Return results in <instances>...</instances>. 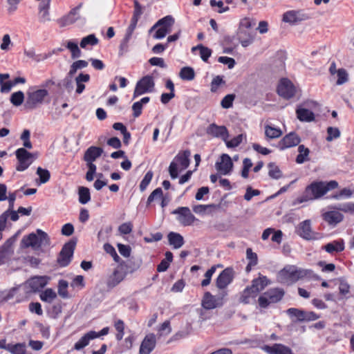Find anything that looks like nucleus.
I'll list each match as a JSON object with an SVG mask.
<instances>
[{
	"instance_id": "1",
	"label": "nucleus",
	"mask_w": 354,
	"mask_h": 354,
	"mask_svg": "<svg viewBox=\"0 0 354 354\" xmlns=\"http://www.w3.org/2000/svg\"><path fill=\"white\" fill-rule=\"evenodd\" d=\"M269 284V279L265 276L260 275L252 281L250 286L244 289L240 297V301L243 304L254 302L259 293Z\"/></svg>"
},
{
	"instance_id": "2",
	"label": "nucleus",
	"mask_w": 354,
	"mask_h": 354,
	"mask_svg": "<svg viewBox=\"0 0 354 354\" xmlns=\"http://www.w3.org/2000/svg\"><path fill=\"white\" fill-rule=\"evenodd\" d=\"M337 187L338 183L335 180L313 182L306 188L305 198L301 200V202L319 198L328 191L334 189Z\"/></svg>"
},
{
	"instance_id": "3",
	"label": "nucleus",
	"mask_w": 354,
	"mask_h": 354,
	"mask_svg": "<svg viewBox=\"0 0 354 354\" xmlns=\"http://www.w3.org/2000/svg\"><path fill=\"white\" fill-rule=\"evenodd\" d=\"M311 270L297 269L294 266H287L277 274V281L283 284L290 285L300 279L310 276Z\"/></svg>"
},
{
	"instance_id": "4",
	"label": "nucleus",
	"mask_w": 354,
	"mask_h": 354,
	"mask_svg": "<svg viewBox=\"0 0 354 354\" xmlns=\"http://www.w3.org/2000/svg\"><path fill=\"white\" fill-rule=\"evenodd\" d=\"M48 91L37 86L29 89L26 93V99L24 106L27 109H35L40 106L48 96Z\"/></svg>"
},
{
	"instance_id": "5",
	"label": "nucleus",
	"mask_w": 354,
	"mask_h": 354,
	"mask_svg": "<svg viewBox=\"0 0 354 354\" xmlns=\"http://www.w3.org/2000/svg\"><path fill=\"white\" fill-rule=\"evenodd\" d=\"M103 153V149L97 147H90L84 153V160L86 162L88 171L86 174V179L92 181L94 179V174L96 172V165L93 162Z\"/></svg>"
},
{
	"instance_id": "6",
	"label": "nucleus",
	"mask_w": 354,
	"mask_h": 354,
	"mask_svg": "<svg viewBox=\"0 0 354 354\" xmlns=\"http://www.w3.org/2000/svg\"><path fill=\"white\" fill-rule=\"evenodd\" d=\"M48 243L49 239L47 234L41 230H37L35 234L31 233L24 236L21 240V245L24 248L31 247L35 250L48 245Z\"/></svg>"
},
{
	"instance_id": "7",
	"label": "nucleus",
	"mask_w": 354,
	"mask_h": 354,
	"mask_svg": "<svg viewBox=\"0 0 354 354\" xmlns=\"http://www.w3.org/2000/svg\"><path fill=\"white\" fill-rule=\"evenodd\" d=\"M189 151L180 152L170 163L169 172L171 178L176 179L178 176V171L185 169L189 165Z\"/></svg>"
},
{
	"instance_id": "8",
	"label": "nucleus",
	"mask_w": 354,
	"mask_h": 354,
	"mask_svg": "<svg viewBox=\"0 0 354 354\" xmlns=\"http://www.w3.org/2000/svg\"><path fill=\"white\" fill-rule=\"evenodd\" d=\"M174 24V18L170 16H166L158 21V22L150 29V32L156 29L153 37L157 39L164 38L167 34L171 31V27Z\"/></svg>"
},
{
	"instance_id": "9",
	"label": "nucleus",
	"mask_w": 354,
	"mask_h": 354,
	"mask_svg": "<svg viewBox=\"0 0 354 354\" xmlns=\"http://www.w3.org/2000/svg\"><path fill=\"white\" fill-rule=\"evenodd\" d=\"M277 91L283 99L290 100L295 96L298 89L289 79L282 78L278 83Z\"/></svg>"
},
{
	"instance_id": "10",
	"label": "nucleus",
	"mask_w": 354,
	"mask_h": 354,
	"mask_svg": "<svg viewBox=\"0 0 354 354\" xmlns=\"http://www.w3.org/2000/svg\"><path fill=\"white\" fill-rule=\"evenodd\" d=\"M154 79L151 75H146L141 78L136 84L133 98L143 95L145 93H151L154 90Z\"/></svg>"
},
{
	"instance_id": "11",
	"label": "nucleus",
	"mask_w": 354,
	"mask_h": 354,
	"mask_svg": "<svg viewBox=\"0 0 354 354\" xmlns=\"http://www.w3.org/2000/svg\"><path fill=\"white\" fill-rule=\"evenodd\" d=\"M308 19V15L302 10H290L282 15V21L290 26H295Z\"/></svg>"
},
{
	"instance_id": "12",
	"label": "nucleus",
	"mask_w": 354,
	"mask_h": 354,
	"mask_svg": "<svg viewBox=\"0 0 354 354\" xmlns=\"http://www.w3.org/2000/svg\"><path fill=\"white\" fill-rule=\"evenodd\" d=\"M227 293L223 290L217 295H212L210 292H206L202 299V306L207 309H214L222 306L223 298L226 296Z\"/></svg>"
},
{
	"instance_id": "13",
	"label": "nucleus",
	"mask_w": 354,
	"mask_h": 354,
	"mask_svg": "<svg viewBox=\"0 0 354 354\" xmlns=\"http://www.w3.org/2000/svg\"><path fill=\"white\" fill-rule=\"evenodd\" d=\"M172 214L178 215L177 220L184 226L192 225L196 220L189 207H180L172 212Z\"/></svg>"
},
{
	"instance_id": "14",
	"label": "nucleus",
	"mask_w": 354,
	"mask_h": 354,
	"mask_svg": "<svg viewBox=\"0 0 354 354\" xmlns=\"http://www.w3.org/2000/svg\"><path fill=\"white\" fill-rule=\"evenodd\" d=\"M16 156L19 161L17 167V171L26 170L32 162V154L27 151L24 148L18 149L16 151Z\"/></svg>"
},
{
	"instance_id": "15",
	"label": "nucleus",
	"mask_w": 354,
	"mask_h": 354,
	"mask_svg": "<svg viewBox=\"0 0 354 354\" xmlns=\"http://www.w3.org/2000/svg\"><path fill=\"white\" fill-rule=\"evenodd\" d=\"M233 166L232 158L226 153L222 154L215 165L216 170L221 175L229 174L232 171Z\"/></svg>"
},
{
	"instance_id": "16",
	"label": "nucleus",
	"mask_w": 354,
	"mask_h": 354,
	"mask_svg": "<svg viewBox=\"0 0 354 354\" xmlns=\"http://www.w3.org/2000/svg\"><path fill=\"white\" fill-rule=\"evenodd\" d=\"M75 246V241H69L64 245L58 258V263L61 266L64 267L69 264L73 254Z\"/></svg>"
},
{
	"instance_id": "17",
	"label": "nucleus",
	"mask_w": 354,
	"mask_h": 354,
	"mask_svg": "<svg viewBox=\"0 0 354 354\" xmlns=\"http://www.w3.org/2000/svg\"><path fill=\"white\" fill-rule=\"evenodd\" d=\"M156 344V337L153 333H148L141 342L140 354H150Z\"/></svg>"
},
{
	"instance_id": "18",
	"label": "nucleus",
	"mask_w": 354,
	"mask_h": 354,
	"mask_svg": "<svg viewBox=\"0 0 354 354\" xmlns=\"http://www.w3.org/2000/svg\"><path fill=\"white\" fill-rule=\"evenodd\" d=\"M50 278L46 276H35L26 282V286L32 291L36 292L43 288L48 283Z\"/></svg>"
},
{
	"instance_id": "19",
	"label": "nucleus",
	"mask_w": 354,
	"mask_h": 354,
	"mask_svg": "<svg viewBox=\"0 0 354 354\" xmlns=\"http://www.w3.org/2000/svg\"><path fill=\"white\" fill-rule=\"evenodd\" d=\"M298 233L306 240L318 239L319 238L317 234L312 231L310 220H306L299 224Z\"/></svg>"
},
{
	"instance_id": "20",
	"label": "nucleus",
	"mask_w": 354,
	"mask_h": 354,
	"mask_svg": "<svg viewBox=\"0 0 354 354\" xmlns=\"http://www.w3.org/2000/svg\"><path fill=\"white\" fill-rule=\"evenodd\" d=\"M261 348L268 354H293L290 348L282 344L263 345Z\"/></svg>"
},
{
	"instance_id": "21",
	"label": "nucleus",
	"mask_w": 354,
	"mask_h": 354,
	"mask_svg": "<svg viewBox=\"0 0 354 354\" xmlns=\"http://www.w3.org/2000/svg\"><path fill=\"white\" fill-rule=\"evenodd\" d=\"M79 17V8L76 7L72 9L66 15L59 19L57 23L60 28H65L73 24Z\"/></svg>"
},
{
	"instance_id": "22",
	"label": "nucleus",
	"mask_w": 354,
	"mask_h": 354,
	"mask_svg": "<svg viewBox=\"0 0 354 354\" xmlns=\"http://www.w3.org/2000/svg\"><path fill=\"white\" fill-rule=\"evenodd\" d=\"M233 270L227 268L223 270L216 279V287L221 290L225 289L232 281Z\"/></svg>"
},
{
	"instance_id": "23",
	"label": "nucleus",
	"mask_w": 354,
	"mask_h": 354,
	"mask_svg": "<svg viewBox=\"0 0 354 354\" xmlns=\"http://www.w3.org/2000/svg\"><path fill=\"white\" fill-rule=\"evenodd\" d=\"M301 139L297 134L291 132L284 136L279 142V146L281 149L292 147L299 145Z\"/></svg>"
},
{
	"instance_id": "24",
	"label": "nucleus",
	"mask_w": 354,
	"mask_h": 354,
	"mask_svg": "<svg viewBox=\"0 0 354 354\" xmlns=\"http://www.w3.org/2000/svg\"><path fill=\"white\" fill-rule=\"evenodd\" d=\"M125 272L122 266H118L109 276L107 284L110 287H114L120 283L125 277Z\"/></svg>"
},
{
	"instance_id": "25",
	"label": "nucleus",
	"mask_w": 354,
	"mask_h": 354,
	"mask_svg": "<svg viewBox=\"0 0 354 354\" xmlns=\"http://www.w3.org/2000/svg\"><path fill=\"white\" fill-rule=\"evenodd\" d=\"M207 132L208 134L216 137L221 138L223 141H226L228 138V131L225 127L218 126L215 124H212L207 128Z\"/></svg>"
},
{
	"instance_id": "26",
	"label": "nucleus",
	"mask_w": 354,
	"mask_h": 354,
	"mask_svg": "<svg viewBox=\"0 0 354 354\" xmlns=\"http://www.w3.org/2000/svg\"><path fill=\"white\" fill-rule=\"evenodd\" d=\"M324 220L330 225H336L343 219V215L335 210L326 212L322 214Z\"/></svg>"
},
{
	"instance_id": "27",
	"label": "nucleus",
	"mask_w": 354,
	"mask_h": 354,
	"mask_svg": "<svg viewBox=\"0 0 354 354\" xmlns=\"http://www.w3.org/2000/svg\"><path fill=\"white\" fill-rule=\"evenodd\" d=\"M97 337V333L95 331H89L82 336L74 345L75 350H81L88 345L91 340Z\"/></svg>"
},
{
	"instance_id": "28",
	"label": "nucleus",
	"mask_w": 354,
	"mask_h": 354,
	"mask_svg": "<svg viewBox=\"0 0 354 354\" xmlns=\"http://www.w3.org/2000/svg\"><path fill=\"white\" fill-rule=\"evenodd\" d=\"M296 114L297 118L301 122H310L315 120L314 113L311 111L301 106L297 109Z\"/></svg>"
},
{
	"instance_id": "29",
	"label": "nucleus",
	"mask_w": 354,
	"mask_h": 354,
	"mask_svg": "<svg viewBox=\"0 0 354 354\" xmlns=\"http://www.w3.org/2000/svg\"><path fill=\"white\" fill-rule=\"evenodd\" d=\"M90 80V75L88 74L80 73L75 78V82L76 84L75 93L77 94H81L85 89V82H88Z\"/></svg>"
},
{
	"instance_id": "30",
	"label": "nucleus",
	"mask_w": 354,
	"mask_h": 354,
	"mask_svg": "<svg viewBox=\"0 0 354 354\" xmlns=\"http://www.w3.org/2000/svg\"><path fill=\"white\" fill-rule=\"evenodd\" d=\"M168 240L174 249H178L184 244L183 237L178 233L170 232L168 234Z\"/></svg>"
},
{
	"instance_id": "31",
	"label": "nucleus",
	"mask_w": 354,
	"mask_h": 354,
	"mask_svg": "<svg viewBox=\"0 0 354 354\" xmlns=\"http://www.w3.org/2000/svg\"><path fill=\"white\" fill-rule=\"evenodd\" d=\"M265 135L269 139H275L281 136L283 132L281 129L276 128L270 124L264 127Z\"/></svg>"
},
{
	"instance_id": "32",
	"label": "nucleus",
	"mask_w": 354,
	"mask_h": 354,
	"mask_svg": "<svg viewBox=\"0 0 354 354\" xmlns=\"http://www.w3.org/2000/svg\"><path fill=\"white\" fill-rule=\"evenodd\" d=\"M325 250L328 253H333L334 252H341L344 249V243L342 241H334L324 246Z\"/></svg>"
},
{
	"instance_id": "33",
	"label": "nucleus",
	"mask_w": 354,
	"mask_h": 354,
	"mask_svg": "<svg viewBox=\"0 0 354 354\" xmlns=\"http://www.w3.org/2000/svg\"><path fill=\"white\" fill-rule=\"evenodd\" d=\"M298 152L299 154L296 158L297 163L302 164L308 160L310 150L307 147L303 145H299L298 147Z\"/></svg>"
},
{
	"instance_id": "34",
	"label": "nucleus",
	"mask_w": 354,
	"mask_h": 354,
	"mask_svg": "<svg viewBox=\"0 0 354 354\" xmlns=\"http://www.w3.org/2000/svg\"><path fill=\"white\" fill-rule=\"evenodd\" d=\"M267 294L270 298V301L276 303L280 301L284 295V292L280 288H272L268 290Z\"/></svg>"
},
{
	"instance_id": "35",
	"label": "nucleus",
	"mask_w": 354,
	"mask_h": 354,
	"mask_svg": "<svg viewBox=\"0 0 354 354\" xmlns=\"http://www.w3.org/2000/svg\"><path fill=\"white\" fill-rule=\"evenodd\" d=\"M150 100L149 97H145L140 101L136 102L132 105L133 115L135 118H138L140 115L142 109V105L148 103Z\"/></svg>"
},
{
	"instance_id": "36",
	"label": "nucleus",
	"mask_w": 354,
	"mask_h": 354,
	"mask_svg": "<svg viewBox=\"0 0 354 354\" xmlns=\"http://www.w3.org/2000/svg\"><path fill=\"white\" fill-rule=\"evenodd\" d=\"M238 37L243 47L250 46L254 41V37L250 33L244 32L241 29H240Z\"/></svg>"
},
{
	"instance_id": "37",
	"label": "nucleus",
	"mask_w": 354,
	"mask_h": 354,
	"mask_svg": "<svg viewBox=\"0 0 354 354\" xmlns=\"http://www.w3.org/2000/svg\"><path fill=\"white\" fill-rule=\"evenodd\" d=\"M333 77L336 80V84L338 86L346 83L349 80L348 73L344 68H339L337 73Z\"/></svg>"
},
{
	"instance_id": "38",
	"label": "nucleus",
	"mask_w": 354,
	"mask_h": 354,
	"mask_svg": "<svg viewBox=\"0 0 354 354\" xmlns=\"http://www.w3.org/2000/svg\"><path fill=\"white\" fill-rule=\"evenodd\" d=\"M199 50V55L203 61L207 62L212 55V50L202 44L198 45L192 48V51Z\"/></svg>"
},
{
	"instance_id": "39",
	"label": "nucleus",
	"mask_w": 354,
	"mask_h": 354,
	"mask_svg": "<svg viewBox=\"0 0 354 354\" xmlns=\"http://www.w3.org/2000/svg\"><path fill=\"white\" fill-rule=\"evenodd\" d=\"M57 298L56 292L51 288H47L40 294L41 301L52 303Z\"/></svg>"
},
{
	"instance_id": "40",
	"label": "nucleus",
	"mask_w": 354,
	"mask_h": 354,
	"mask_svg": "<svg viewBox=\"0 0 354 354\" xmlns=\"http://www.w3.org/2000/svg\"><path fill=\"white\" fill-rule=\"evenodd\" d=\"M179 76L183 80L191 81L194 79V71L191 67H183L180 71Z\"/></svg>"
},
{
	"instance_id": "41",
	"label": "nucleus",
	"mask_w": 354,
	"mask_h": 354,
	"mask_svg": "<svg viewBox=\"0 0 354 354\" xmlns=\"http://www.w3.org/2000/svg\"><path fill=\"white\" fill-rule=\"evenodd\" d=\"M79 201L82 204H86L91 200L90 192L87 187H80L78 189Z\"/></svg>"
},
{
	"instance_id": "42",
	"label": "nucleus",
	"mask_w": 354,
	"mask_h": 354,
	"mask_svg": "<svg viewBox=\"0 0 354 354\" xmlns=\"http://www.w3.org/2000/svg\"><path fill=\"white\" fill-rule=\"evenodd\" d=\"M66 47L71 51V57L73 59H76L80 57L81 50H80L77 43L73 41H68L66 44Z\"/></svg>"
},
{
	"instance_id": "43",
	"label": "nucleus",
	"mask_w": 354,
	"mask_h": 354,
	"mask_svg": "<svg viewBox=\"0 0 354 354\" xmlns=\"http://www.w3.org/2000/svg\"><path fill=\"white\" fill-rule=\"evenodd\" d=\"M73 76L74 75H71L68 71L67 75L62 81V87L68 92H71L74 88Z\"/></svg>"
},
{
	"instance_id": "44",
	"label": "nucleus",
	"mask_w": 354,
	"mask_h": 354,
	"mask_svg": "<svg viewBox=\"0 0 354 354\" xmlns=\"http://www.w3.org/2000/svg\"><path fill=\"white\" fill-rule=\"evenodd\" d=\"M247 259L249 260V263L247 266V271H250L252 266H254L257 264L258 259L256 253L253 252L251 248H248L246 250Z\"/></svg>"
},
{
	"instance_id": "45",
	"label": "nucleus",
	"mask_w": 354,
	"mask_h": 354,
	"mask_svg": "<svg viewBox=\"0 0 354 354\" xmlns=\"http://www.w3.org/2000/svg\"><path fill=\"white\" fill-rule=\"evenodd\" d=\"M8 351L12 354H26V346L21 343L16 344H9Z\"/></svg>"
},
{
	"instance_id": "46",
	"label": "nucleus",
	"mask_w": 354,
	"mask_h": 354,
	"mask_svg": "<svg viewBox=\"0 0 354 354\" xmlns=\"http://www.w3.org/2000/svg\"><path fill=\"white\" fill-rule=\"evenodd\" d=\"M37 174L39 177V182H37L38 185L47 183L50 177V172L47 169H42L41 167L37 168Z\"/></svg>"
},
{
	"instance_id": "47",
	"label": "nucleus",
	"mask_w": 354,
	"mask_h": 354,
	"mask_svg": "<svg viewBox=\"0 0 354 354\" xmlns=\"http://www.w3.org/2000/svg\"><path fill=\"white\" fill-rule=\"evenodd\" d=\"M304 313L305 311L297 309V308H289L287 310V313L291 317H295L297 321L304 322Z\"/></svg>"
},
{
	"instance_id": "48",
	"label": "nucleus",
	"mask_w": 354,
	"mask_h": 354,
	"mask_svg": "<svg viewBox=\"0 0 354 354\" xmlns=\"http://www.w3.org/2000/svg\"><path fill=\"white\" fill-rule=\"evenodd\" d=\"M171 332V328L170 326L169 321L164 322L158 328V336L160 337L162 336H166L170 334Z\"/></svg>"
},
{
	"instance_id": "49",
	"label": "nucleus",
	"mask_w": 354,
	"mask_h": 354,
	"mask_svg": "<svg viewBox=\"0 0 354 354\" xmlns=\"http://www.w3.org/2000/svg\"><path fill=\"white\" fill-rule=\"evenodd\" d=\"M98 43V39L94 35H89L85 37H83L80 42V46L85 48L87 46H94Z\"/></svg>"
},
{
	"instance_id": "50",
	"label": "nucleus",
	"mask_w": 354,
	"mask_h": 354,
	"mask_svg": "<svg viewBox=\"0 0 354 354\" xmlns=\"http://www.w3.org/2000/svg\"><path fill=\"white\" fill-rule=\"evenodd\" d=\"M24 100V94L22 91L13 93L10 96L11 103L16 106H20Z\"/></svg>"
},
{
	"instance_id": "51",
	"label": "nucleus",
	"mask_w": 354,
	"mask_h": 354,
	"mask_svg": "<svg viewBox=\"0 0 354 354\" xmlns=\"http://www.w3.org/2000/svg\"><path fill=\"white\" fill-rule=\"evenodd\" d=\"M88 66V62L84 60H77L73 62L70 66V74L75 75L77 70L86 68Z\"/></svg>"
},
{
	"instance_id": "52",
	"label": "nucleus",
	"mask_w": 354,
	"mask_h": 354,
	"mask_svg": "<svg viewBox=\"0 0 354 354\" xmlns=\"http://www.w3.org/2000/svg\"><path fill=\"white\" fill-rule=\"evenodd\" d=\"M138 20V17L136 15H134L131 19V24L127 30L126 35L124 37V41L126 42H127L129 40L130 37H131V35L136 28Z\"/></svg>"
},
{
	"instance_id": "53",
	"label": "nucleus",
	"mask_w": 354,
	"mask_h": 354,
	"mask_svg": "<svg viewBox=\"0 0 354 354\" xmlns=\"http://www.w3.org/2000/svg\"><path fill=\"white\" fill-rule=\"evenodd\" d=\"M268 174L271 178L278 179L281 176L280 169L274 163H270L268 165Z\"/></svg>"
},
{
	"instance_id": "54",
	"label": "nucleus",
	"mask_w": 354,
	"mask_h": 354,
	"mask_svg": "<svg viewBox=\"0 0 354 354\" xmlns=\"http://www.w3.org/2000/svg\"><path fill=\"white\" fill-rule=\"evenodd\" d=\"M68 283L65 280H60L58 285V293L62 298H67L68 297L67 288Z\"/></svg>"
},
{
	"instance_id": "55",
	"label": "nucleus",
	"mask_w": 354,
	"mask_h": 354,
	"mask_svg": "<svg viewBox=\"0 0 354 354\" xmlns=\"http://www.w3.org/2000/svg\"><path fill=\"white\" fill-rule=\"evenodd\" d=\"M153 174L151 171H149L146 173L140 185V189L141 191H144L147 188L153 178Z\"/></svg>"
},
{
	"instance_id": "56",
	"label": "nucleus",
	"mask_w": 354,
	"mask_h": 354,
	"mask_svg": "<svg viewBox=\"0 0 354 354\" xmlns=\"http://www.w3.org/2000/svg\"><path fill=\"white\" fill-rule=\"evenodd\" d=\"M235 98V95L232 94H229L225 95L223 100H221V106L224 109H229L232 106L233 101Z\"/></svg>"
},
{
	"instance_id": "57",
	"label": "nucleus",
	"mask_w": 354,
	"mask_h": 354,
	"mask_svg": "<svg viewBox=\"0 0 354 354\" xmlns=\"http://www.w3.org/2000/svg\"><path fill=\"white\" fill-rule=\"evenodd\" d=\"M225 84V82L223 81V78L219 76V75H217L215 77H214V79L212 80V82H211V91L212 92H216L218 88L222 85V84Z\"/></svg>"
},
{
	"instance_id": "58",
	"label": "nucleus",
	"mask_w": 354,
	"mask_h": 354,
	"mask_svg": "<svg viewBox=\"0 0 354 354\" xmlns=\"http://www.w3.org/2000/svg\"><path fill=\"white\" fill-rule=\"evenodd\" d=\"M243 135L240 134L231 140H227V139H226V141H225L226 146L228 148H233L239 146L243 141Z\"/></svg>"
},
{
	"instance_id": "59",
	"label": "nucleus",
	"mask_w": 354,
	"mask_h": 354,
	"mask_svg": "<svg viewBox=\"0 0 354 354\" xmlns=\"http://www.w3.org/2000/svg\"><path fill=\"white\" fill-rule=\"evenodd\" d=\"M115 328L118 331L116 338L118 340H121L124 335V324L122 320H118L115 323Z\"/></svg>"
},
{
	"instance_id": "60",
	"label": "nucleus",
	"mask_w": 354,
	"mask_h": 354,
	"mask_svg": "<svg viewBox=\"0 0 354 354\" xmlns=\"http://www.w3.org/2000/svg\"><path fill=\"white\" fill-rule=\"evenodd\" d=\"M328 136L327 141L330 142L333 139L337 138L340 136V131L337 128L328 127L327 129Z\"/></svg>"
},
{
	"instance_id": "61",
	"label": "nucleus",
	"mask_w": 354,
	"mask_h": 354,
	"mask_svg": "<svg viewBox=\"0 0 354 354\" xmlns=\"http://www.w3.org/2000/svg\"><path fill=\"white\" fill-rule=\"evenodd\" d=\"M213 205H197L193 207V211L196 214H205L209 209L214 207Z\"/></svg>"
},
{
	"instance_id": "62",
	"label": "nucleus",
	"mask_w": 354,
	"mask_h": 354,
	"mask_svg": "<svg viewBox=\"0 0 354 354\" xmlns=\"http://www.w3.org/2000/svg\"><path fill=\"white\" fill-rule=\"evenodd\" d=\"M353 194V192L351 191L350 189L344 188L342 189L339 193L333 195V198L335 199H341L342 198H350Z\"/></svg>"
},
{
	"instance_id": "63",
	"label": "nucleus",
	"mask_w": 354,
	"mask_h": 354,
	"mask_svg": "<svg viewBox=\"0 0 354 354\" xmlns=\"http://www.w3.org/2000/svg\"><path fill=\"white\" fill-rule=\"evenodd\" d=\"M11 45L12 42L10 35L8 34L4 35L2 38V42L0 46L1 50L8 51L10 49V46Z\"/></svg>"
},
{
	"instance_id": "64",
	"label": "nucleus",
	"mask_w": 354,
	"mask_h": 354,
	"mask_svg": "<svg viewBox=\"0 0 354 354\" xmlns=\"http://www.w3.org/2000/svg\"><path fill=\"white\" fill-rule=\"evenodd\" d=\"M133 225L130 222L124 223L118 227L119 232L122 234H128L131 232Z\"/></svg>"
}]
</instances>
